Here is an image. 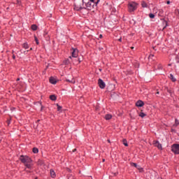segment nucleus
<instances>
[{"instance_id": "f257e3e1", "label": "nucleus", "mask_w": 179, "mask_h": 179, "mask_svg": "<svg viewBox=\"0 0 179 179\" xmlns=\"http://www.w3.org/2000/svg\"><path fill=\"white\" fill-rule=\"evenodd\" d=\"M83 5L79 3H75L74 9L76 10H81V9H87L92 10L94 8H97V3L100 2V0H82Z\"/></svg>"}, {"instance_id": "f03ea898", "label": "nucleus", "mask_w": 179, "mask_h": 179, "mask_svg": "<svg viewBox=\"0 0 179 179\" xmlns=\"http://www.w3.org/2000/svg\"><path fill=\"white\" fill-rule=\"evenodd\" d=\"M20 160L22 162V163L24 164L27 169H31V167H33V160H31V158L29 157L28 156L21 155L20 157Z\"/></svg>"}, {"instance_id": "7ed1b4c3", "label": "nucleus", "mask_w": 179, "mask_h": 179, "mask_svg": "<svg viewBox=\"0 0 179 179\" xmlns=\"http://www.w3.org/2000/svg\"><path fill=\"white\" fill-rule=\"evenodd\" d=\"M171 150L175 155H179V144L172 145Z\"/></svg>"}, {"instance_id": "20e7f679", "label": "nucleus", "mask_w": 179, "mask_h": 179, "mask_svg": "<svg viewBox=\"0 0 179 179\" xmlns=\"http://www.w3.org/2000/svg\"><path fill=\"white\" fill-rule=\"evenodd\" d=\"M138 4L135 2L130 3L129 4V11L134 12V10H136V6Z\"/></svg>"}, {"instance_id": "39448f33", "label": "nucleus", "mask_w": 179, "mask_h": 179, "mask_svg": "<svg viewBox=\"0 0 179 179\" xmlns=\"http://www.w3.org/2000/svg\"><path fill=\"white\" fill-rule=\"evenodd\" d=\"M98 85L100 87V89H104L106 87V83L101 80V78H99L98 80Z\"/></svg>"}, {"instance_id": "423d86ee", "label": "nucleus", "mask_w": 179, "mask_h": 179, "mask_svg": "<svg viewBox=\"0 0 179 179\" xmlns=\"http://www.w3.org/2000/svg\"><path fill=\"white\" fill-rule=\"evenodd\" d=\"M153 145L156 148H159L160 150H162L163 149V147L162 146V144H160V143H159V141H154Z\"/></svg>"}, {"instance_id": "0eeeda50", "label": "nucleus", "mask_w": 179, "mask_h": 179, "mask_svg": "<svg viewBox=\"0 0 179 179\" xmlns=\"http://www.w3.org/2000/svg\"><path fill=\"white\" fill-rule=\"evenodd\" d=\"M136 107H143V106H145V103H143V101L142 100H138L136 103Z\"/></svg>"}, {"instance_id": "6e6552de", "label": "nucleus", "mask_w": 179, "mask_h": 179, "mask_svg": "<svg viewBox=\"0 0 179 179\" xmlns=\"http://www.w3.org/2000/svg\"><path fill=\"white\" fill-rule=\"evenodd\" d=\"M71 61H73V59H72V57L70 56L69 59L64 61V64H65V65H69Z\"/></svg>"}, {"instance_id": "1a4fd4ad", "label": "nucleus", "mask_w": 179, "mask_h": 179, "mask_svg": "<svg viewBox=\"0 0 179 179\" xmlns=\"http://www.w3.org/2000/svg\"><path fill=\"white\" fill-rule=\"evenodd\" d=\"M78 49H73L71 58H76L78 57Z\"/></svg>"}, {"instance_id": "9d476101", "label": "nucleus", "mask_w": 179, "mask_h": 179, "mask_svg": "<svg viewBox=\"0 0 179 179\" xmlns=\"http://www.w3.org/2000/svg\"><path fill=\"white\" fill-rule=\"evenodd\" d=\"M50 177H52V178H55V177H57L55 171H54L52 169H50Z\"/></svg>"}, {"instance_id": "9b49d317", "label": "nucleus", "mask_w": 179, "mask_h": 179, "mask_svg": "<svg viewBox=\"0 0 179 179\" xmlns=\"http://www.w3.org/2000/svg\"><path fill=\"white\" fill-rule=\"evenodd\" d=\"M50 83H52V85H55L57 83V80H55V78L53 77H50Z\"/></svg>"}, {"instance_id": "f8f14e48", "label": "nucleus", "mask_w": 179, "mask_h": 179, "mask_svg": "<svg viewBox=\"0 0 179 179\" xmlns=\"http://www.w3.org/2000/svg\"><path fill=\"white\" fill-rule=\"evenodd\" d=\"M169 78L171 79V80H172V82H176L177 80V79L174 78V76L173 74L169 75Z\"/></svg>"}, {"instance_id": "ddd939ff", "label": "nucleus", "mask_w": 179, "mask_h": 179, "mask_svg": "<svg viewBox=\"0 0 179 179\" xmlns=\"http://www.w3.org/2000/svg\"><path fill=\"white\" fill-rule=\"evenodd\" d=\"M50 100H52V101H55V100H57V96H55V95H50Z\"/></svg>"}, {"instance_id": "4468645a", "label": "nucleus", "mask_w": 179, "mask_h": 179, "mask_svg": "<svg viewBox=\"0 0 179 179\" xmlns=\"http://www.w3.org/2000/svg\"><path fill=\"white\" fill-rule=\"evenodd\" d=\"M111 118H113V116L110 114H108V115H105V119L106 120H111Z\"/></svg>"}, {"instance_id": "2eb2a0df", "label": "nucleus", "mask_w": 179, "mask_h": 179, "mask_svg": "<svg viewBox=\"0 0 179 179\" xmlns=\"http://www.w3.org/2000/svg\"><path fill=\"white\" fill-rule=\"evenodd\" d=\"M66 82H69V83H75V79L72 78L71 80L66 79Z\"/></svg>"}, {"instance_id": "dca6fc26", "label": "nucleus", "mask_w": 179, "mask_h": 179, "mask_svg": "<svg viewBox=\"0 0 179 179\" xmlns=\"http://www.w3.org/2000/svg\"><path fill=\"white\" fill-rule=\"evenodd\" d=\"M141 5L143 8H148V4L145 1H142Z\"/></svg>"}, {"instance_id": "f3484780", "label": "nucleus", "mask_w": 179, "mask_h": 179, "mask_svg": "<svg viewBox=\"0 0 179 179\" xmlns=\"http://www.w3.org/2000/svg\"><path fill=\"white\" fill-rule=\"evenodd\" d=\"M22 47L23 48H25V50H27V48H29V44H27V43H23Z\"/></svg>"}, {"instance_id": "a211bd4d", "label": "nucleus", "mask_w": 179, "mask_h": 179, "mask_svg": "<svg viewBox=\"0 0 179 179\" xmlns=\"http://www.w3.org/2000/svg\"><path fill=\"white\" fill-rule=\"evenodd\" d=\"M139 117H141V118H143V117H146V114L143 113V112H141L139 113Z\"/></svg>"}, {"instance_id": "6ab92c4d", "label": "nucleus", "mask_w": 179, "mask_h": 179, "mask_svg": "<svg viewBox=\"0 0 179 179\" xmlns=\"http://www.w3.org/2000/svg\"><path fill=\"white\" fill-rule=\"evenodd\" d=\"M178 125H179L178 120L176 119L175 124H173V127H178Z\"/></svg>"}, {"instance_id": "aec40b11", "label": "nucleus", "mask_w": 179, "mask_h": 179, "mask_svg": "<svg viewBox=\"0 0 179 179\" xmlns=\"http://www.w3.org/2000/svg\"><path fill=\"white\" fill-rule=\"evenodd\" d=\"M33 153H38V148H34L32 150Z\"/></svg>"}, {"instance_id": "412c9836", "label": "nucleus", "mask_w": 179, "mask_h": 179, "mask_svg": "<svg viewBox=\"0 0 179 179\" xmlns=\"http://www.w3.org/2000/svg\"><path fill=\"white\" fill-rule=\"evenodd\" d=\"M57 111H61L62 110V106H59L58 103H57Z\"/></svg>"}, {"instance_id": "4be33fe9", "label": "nucleus", "mask_w": 179, "mask_h": 179, "mask_svg": "<svg viewBox=\"0 0 179 179\" xmlns=\"http://www.w3.org/2000/svg\"><path fill=\"white\" fill-rule=\"evenodd\" d=\"M31 29L35 31L36 30H37V25L36 24L31 25Z\"/></svg>"}, {"instance_id": "5701e85b", "label": "nucleus", "mask_w": 179, "mask_h": 179, "mask_svg": "<svg viewBox=\"0 0 179 179\" xmlns=\"http://www.w3.org/2000/svg\"><path fill=\"white\" fill-rule=\"evenodd\" d=\"M122 142H123V145H124V146H128V143L127 141V139H123Z\"/></svg>"}, {"instance_id": "b1692460", "label": "nucleus", "mask_w": 179, "mask_h": 179, "mask_svg": "<svg viewBox=\"0 0 179 179\" xmlns=\"http://www.w3.org/2000/svg\"><path fill=\"white\" fill-rule=\"evenodd\" d=\"M130 165L132 166V167H137L138 164H136V163H134V162H131L130 163Z\"/></svg>"}, {"instance_id": "393cba45", "label": "nucleus", "mask_w": 179, "mask_h": 179, "mask_svg": "<svg viewBox=\"0 0 179 179\" xmlns=\"http://www.w3.org/2000/svg\"><path fill=\"white\" fill-rule=\"evenodd\" d=\"M136 169H137L140 171H143V169H142V167H141V166H139V165H137Z\"/></svg>"}, {"instance_id": "a878e982", "label": "nucleus", "mask_w": 179, "mask_h": 179, "mask_svg": "<svg viewBox=\"0 0 179 179\" xmlns=\"http://www.w3.org/2000/svg\"><path fill=\"white\" fill-rule=\"evenodd\" d=\"M163 24H165V26H164V28H163V30H164V29H165L166 27H167V21L164 20V21H163Z\"/></svg>"}, {"instance_id": "bb28decb", "label": "nucleus", "mask_w": 179, "mask_h": 179, "mask_svg": "<svg viewBox=\"0 0 179 179\" xmlns=\"http://www.w3.org/2000/svg\"><path fill=\"white\" fill-rule=\"evenodd\" d=\"M149 16H150V19H155V14H153V13H150V14H149Z\"/></svg>"}, {"instance_id": "cd10ccee", "label": "nucleus", "mask_w": 179, "mask_h": 179, "mask_svg": "<svg viewBox=\"0 0 179 179\" xmlns=\"http://www.w3.org/2000/svg\"><path fill=\"white\" fill-rule=\"evenodd\" d=\"M34 38H35V41H36V44L38 45L39 44L38 39L37 38L36 36H34Z\"/></svg>"}, {"instance_id": "c85d7f7f", "label": "nucleus", "mask_w": 179, "mask_h": 179, "mask_svg": "<svg viewBox=\"0 0 179 179\" xmlns=\"http://www.w3.org/2000/svg\"><path fill=\"white\" fill-rule=\"evenodd\" d=\"M38 164L39 166H41V164H43V161L38 159Z\"/></svg>"}, {"instance_id": "c756f323", "label": "nucleus", "mask_w": 179, "mask_h": 179, "mask_svg": "<svg viewBox=\"0 0 179 179\" xmlns=\"http://www.w3.org/2000/svg\"><path fill=\"white\" fill-rule=\"evenodd\" d=\"M22 3V2L19 0H17V5H19V6H20V4Z\"/></svg>"}, {"instance_id": "7c9ffc66", "label": "nucleus", "mask_w": 179, "mask_h": 179, "mask_svg": "<svg viewBox=\"0 0 179 179\" xmlns=\"http://www.w3.org/2000/svg\"><path fill=\"white\" fill-rule=\"evenodd\" d=\"M15 58H16V56H15V55H13V59H15Z\"/></svg>"}, {"instance_id": "2f4dec72", "label": "nucleus", "mask_w": 179, "mask_h": 179, "mask_svg": "<svg viewBox=\"0 0 179 179\" xmlns=\"http://www.w3.org/2000/svg\"><path fill=\"white\" fill-rule=\"evenodd\" d=\"M99 38H103V35L100 34L99 35Z\"/></svg>"}, {"instance_id": "473e14b6", "label": "nucleus", "mask_w": 179, "mask_h": 179, "mask_svg": "<svg viewBox=\"0 0 179 179\" xmlns=\"http://www.w3.org/2000/svg\"><path fill=\"white\" fill-rule=\"evenodd\" d=\"M167 5H170V1H166Z\"/></svg>"}, {"instance_id": "72a5a7b5", "label": "nucleus", "mask_w": 179, "mask_h": 179, "mask_svg": "<svg viewBox=\"0 0 179 179\" xmlns=\"http://www.w3.org/2000/svg\"><path fill=\"white\" fill-rule=\"evenodd\" d=\"M75 152H76V148L73 150V152L75 153Z\"/></svg>"}, {"instance_id": "f704fd0d", "label": "nucleus", "mask_w": 179, "mask_h": 179, "mask_svg": "<svg viewBox=\"0 0 179 179\" xmlns=\"http://www.w3.org/2000/svg\"><path fill=\"white\" fill-rule=\"evenodd\" d=\"M118 41L121 42V41H122V38H120L118 39Z\"/></svg>"}, {"instance_id": "c9c22d12", "label": "nucleus", "mask_w": 179, "mask_h": 179, "mask_svg": "<svg viewBox=\"0 0 179 179\" xmlns=\"http://www.w3.org/2000/svg\"><path fill=\"white\" fill-rule=\"evenodd\" d=\"M102 162H106V159H102Z\"/></svg>"}, {"instance_id": "e433bc0d", "label": "nucleus", "mask_w": 179, "mask_h": 179, "mask_svg": "<svg viewBox=\"0 0 179 179\" xmlns=\"http://www.w3.org/2000/svg\"><path fill=\"white\" fill-rule=\"evenodd\" d=\"M150 57H155V55H150Z\"/></svg>"}, {"instance_id": "4c0bfd02", "label": "nucleus", "mask_w": 179, "mask_h": 179, "mask_svg": "<svg viewBox=\"0 0 179 179\" xmlns=\"http://www.w3.org/2000/svg\"><path fill=\"white\" fill-rule=\"evenodd\" d=\"M160 92H159V91L157 92V94H159Z\"/></svg>"}, {"instance_id": "58836bf2", "label": "nucleus", "mask_w": 179, "mask_h": 179, "mask_svg": "<svg viewBox=\"0 0 179 179\" xmlns=\"http://www.w3.org/2000/svg\"><path fill=\"white\" fill-rule=\"evenodd\" d=\"M17 81L20 80V78H17Z\"/></svg>"}, {"instance_id": "ea45409f", "label": "nucleus", "mask_w": 179, "mask_h": 179, "mask_svg": "<svg viewBox=\"0 0 179 179\" xmlns=\"http://www.w3.org/2000/svg\"><path fill=\"white\" fill-rule=\"evenodd\" d=\"M78 61H79L78 63L80 64V61L79 60V59H78Z\"/></svg>"}, {"instance_id": "a19ab883", "label": "nucleus", "mask_w": 179, "mask_h": 179, "mask_svg": "<svg viewBox=\"0 0 179 179\" xmlns=\"http://www.w3.org/2000/svg\"><path fill=\"white\" fill-rule=\"evenodd\" d=\"M108 143H110V140H108Z\"/></svg>"}, {"instance_id": "79ce46f5", "label": "nucleus", "mask_w": 179, "mask_h": 179, "mask_svg": "<svg viewBox=\"0 0 179 179\" xmlns=\"http://www.w3.org/2000/svg\"><path fill=\"white\" fill-rule=\"evenodd\" d=\"M131 50H134V47H131Z\"/></svg>"}, {"instance_id": "37998d69", "label": "nucleus", "mask_w": 179, "mask_h": 179, "mask_svg": "<svg viewBox=\"0 0 179 179\" xmlns=\"http://www.w3.org/2000/svg\"><path fill=\"white\" fill-rule=\"evenodd\" d=\"M99 71L101 72V69H99Z\"/></svg>"}, {"instance_id": "c03bdc74", "label": "nucleus", "mask_w": 179, "mask_h": 179, "mask_svg": "<svg viewBox=\"0 0 179 179\" xmlns=\"http://www.w3.org/2000/svg\"><path fill=\"white\" fill-rule=\"evenodd\" d=\"M41 110H43V106H41Z\"/></svg>"}, {"instance_id": "a18cd8bd", "label": "nucleus", "mask_w": 179, "mask_h": 179, "mask_svg": "<svg viewBox=\"0 0 179 179\" xmlns=\"http://www.w3.org/2000/svg\"><path fill=\"white\" fill-rule=\"evenodd\" d=\"M30 50H33V48H31Z\"/></svg>"}, {"instance_id": "49530a36", "label": "nucleus", "mask_w": 179, "mask_h": 179, "mask_svg": "<svg viewBox=\"0 0 179 179\" xmlns=\"http://www.w3.org/2000/svg\"><path fill=\"white\" fill-rule=\"evenodd\" d=\"M8 124H10V121H8Z\"/></svg>"}, {"instance_id": "de8ad7c7", "label": "nucleus", "mask_w": 179, "mask_h": 179, "mask_svg": "<svg viewBox=\"0 0 179 179\" xmlns=\"http://www.w3.org/2000/svg\"><path fill=\"white\" fill-rule=\"evenodd\" d=\"M35 179H37V178H36Z\"/></svg>"}]
</instances>
